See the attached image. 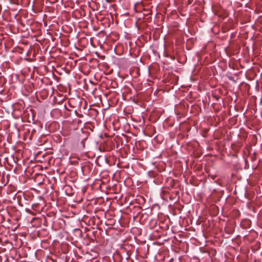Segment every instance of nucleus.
Segmentation results:
<instances>
[{
    "instance_id": "obj_1",
    "label": "nucleus",
    "mask_w": 262,
    "mask_h": 262,
    "mask_svg": "<svg viewBox=\"0 0 262 262\" xmlns=\"http://www.w3.org/2000/svg\"><path fill=\"white\" fill-rule=\"evenodd\" d=\"M105 1H106L107 3H111V2L112 0H105Z\"/></svg>"
},
{
    "instance_id": "obj_2",
    "label": "nucleus",
    "mask_w": 262,
    "mask_h": 262,
    "mask_svg": "<svg viewBox=\"0 0 262 262\" xmlns=\"http://www.w3.org/2000/svg\"><path fill=\"white\" fill-rule=\"evenodd\" d=\"M259 103H260V104H262V97L260 99Z\"/></svg>"
},
{
    "instance_id": "obj_3",
    "label": "nucleus",
    "mask_w": 262,
    "mask_h": 262,
    "mask_svg": "<svg viewBox=\"0 0 262 262\" xmlns=\"http://www.w3.org/2000/svg\"><path fill=\"white\" fill-rule=\"evenodd\" d=\"M260 77H262V72L260 74Z\"/></svg>"
},
{
    "instance_id": "obj_4",
    "label": "nucleus",
    "mask_w": 262,
    "mask_h": 262,
    "mask_svg": "<svg viewBox=\"0 0 262 262\" xmlns=\"http://www.w3.org/2000/svg\"><path fill=\"white\" fill-rule=\"evenodd\" d=\"M260 116L262 117V112L260 113Z\"/></svg>"
}]
</instances>
